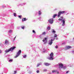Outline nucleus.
Wrapping results in <instances>:
<instances>
[{"label":"nucleus","instance_id":"nucleus-1","mask_svg":"<svg viewBox=\"0 0 74 74\" xmlns=\"http://www.w3.org/2000/svg\"><path fill=\"white\" fill-rule=\"evenodd\" d=\"M15 48H16L15 47H12L10 48L8 50H6L5 51V52L7 53V52H9L10 51H12Z\"/></svg>","mask_w":74,"mask_h":74},{"label":"nucleus","instance_id":"nucleus-2","mask_svg":"<svg viewBox=\"0 0 74 74\" xmlns=\"http://www.w3.org/2000/svg\"><path fill=\"white\" fill-rule=\"evenodd\" d=\"M65 12V11H60L58 13V18H59L61 14H64Z\"/></svg>","mask_w":74,"mask_h":74},{"label":"nucleus","instance_id":"nucleus-3","mask_svg":"<svg viewBox=\"0 0 74 74\" xmlns=\"http://www.w3.org/2000/svg\"><path fill=\"white\" fill-rule=\"evenodd\" d=\"M21 50H20L17 53V55H16V56H15L14 58H17L18 56L20 55V54H21Z\"/></svg>","mask_w":74,"mask_h":74},{"label":"nucleus","instance_id":"nucleus-4","mask_svg":"<svg viewBox=\"0 0 74 74\" xmlns=\"http://www.w3.org/2000/svg\"><path fill=\"white\" fill-rule=\"evenodd\" d=\"M48 21L50 23H51V24H52V23H53V19L51 18L48 20Z\"/></svg>","mask_w":74,"mask_h":74},{"label":"nucleus","instance_id":"nucleus-5","mask_svg":"<svg viewBox=\"0 0 74 74\" xmlns=\"http://www.w3.org/2000/svg\"><path fill=\"white\" fill-rule=\"evenodd\" d=\"M72 48L70 46H67L66 47V48H65V50H66V49H70V48Z\"/></svg>","mask_w":74,"mask_h":74},{"label":"nucleus","instance_id":"nucleus-6","mask_svg":"<svg viewBox=\"0 0 74 74\" xmlns=\"http://www.w3.org/2000/svg\"><path fill=\"white\" fill-rule=\"evenodd\" d=\"M59 68H61V69H62L63 67V64H59Z\"/></svg>","mask_w":74,"mask_h":74},{"label":"nucleus","instance_id":"nucleus-7","mask_svg":"<svg viewBox=\"0 0 74 74\" xmlns=\"http://www.w3.org/2000/svg\"><path fill=\"white\" fill-rule=\"evenodd\" d=\"M52 41H53V40L51 39V41L50 40L49 41V44L50 45H52V43H53V42H52Z\"/></svg>","mask_w":74,"mask_h":74},{"label":"nucleus","instance_id":"nucleus-8","mask_svg":"<svg viewBox=\"0 0 74 74\" xmlns=\"http://www.w3.org/2000/svg\"><path fill=\"white\" fill-rule=\"evenodd\" d=\"M44 64L45 66H49V65H50V64L47 63H44Z\"/></svg>","mask_w":74,"mask_h":74},{"label":"nucleus","instance_id":"nucleus-9","mask_svg":"<svg viewBox=\"0 0 74 74\" xmlns=\"http://www.w3.org/2000/svg\"><path fill=\"white\" fill-rule=\"evenodd\" d=\"M27 19H26V18H23L22 19V21L23 22H24V21H27Z\"/></svg>","mask_w":74,"mask_h":74},{"label":"nucleus","instance_id":"nucleus-10","mask_svg":"<svg viewBox=\"0 0 74 74\" xmlns=\"http://www.w3.org/2000/svg\"><path fill=\"white\" fill-rule=\"evenodd\" d=\"M62 22L63 23H62V26H64V25H65V21H64V20H62Z\"/></svg>","mask_w":74,"mask_h":74},{"label":"nucleus","instance_id":"nucleus-11","mask_svg":"<svg viewBox=\"0 0 74 74\" xmlns=\"http://www.w3.org/2000/svg\"><path fill=\"white\" fill-rule=\"evenodd\" d=\"M60 18H60L58 19V20H59V21H62V20L63 19V17H61Z\"/></svg>","mask_w":74,"mask_h":74},{"label":"nucleus","instance_id":"nucleus-12","mask_svg":"<svg viewBox=\"0 0 74 74\" xmlns=\"http://www.w3.org/2000/svg\"><path fill=\"white\" fill-rule=\"evenodd\" d=\"M45 41H46V42H47V38H45V40H42V41L43 42H44Z\"/></svg>","mask_w":74,"mask_h":74},{"label":"nucleus","instance_id":"nucleus-13","mask_svg":"<svg viewBox=\"0 0 74 74\" xmlns=\"http://www.w3.org/2000/svg\"><path fill=\"white\" fill-rule=\"evenodd\" d=\"M50 57H53V53L52 52L50 54Z\"/></svg>","mask_w":74,"mask_h":74},{"label":"nucleus","instance_id":"nucleus-14","mask_svg":"<svg viewBox=\"0 0 74 74\" xmlns=\"http://www.w3.org/2000/svg\"><path fill=\"white\" fill-rule=\"evenodd\" d=\"M47 29L48 30H51V27L49 26L47 27Z\"/></svg>","mask_w":74,"mask_h":74},{"label":"nucleus","instance_id":"nucleus-15","mask_svg":"<svg viewBox=\"0 0 74 74\" xmlns=\"http://www.w3.org/2000/svg\"><path fill=\"white\" fill-rule=\"evenodd\" d=\"M56 16H57V14H54L53 16V18H55V17Z\"/></svg>","mask_w":74,"mask_h":74},{"label":"nucleus","instance_id":"nucleus-16","mask_svg":"<svg viewBox=\"0 0 74 74\" xmlns=\"http://www.w3.org/2000/svg\"><path fill=\"white\" fill-rule=\"evenodd\" d=\"M56 72H57V71L56 70H54L52 71V73H56Z\"/></svg>","mask_w":74,"mask_h":74},{"label":"nucleus","instance_id":"nucleus-17","mask_svg":"<svg viewBox=\"0 0 74 74\" xmlns=\"http://www.w3.org/2000/svg\"><path fill=\"white\" fill-rule=\"evenodd\" d=\"M45 34H46V32H44L42 34V35H45Z\"/></svg>","mask_w":74,"mask_h":74},{"label":"nucleus","instance_id":"nucleus-18","mask_svg":"<svg viewBox=\"0 0 74 74\" xmlns=\"http://www.w3.org/2000/svg\"><path fill=\"white\" fill-rule=\"evenodd\" d=\"M22 15H19L18 16V17L20 19H21L22 18Z\"/></svg>","mask_w":74,"mask_h":74},{"label":"nucleus","instance_id":"nucleus-19","mask_svg":"<svg viewBox=\"0 0 74 74\" xmlns=\"http://www.w3.org/2000/svg\"><path fill=\"white\" fill-rule=\"evenodd\" d=\"M8 42V41H7V40H5V44H7Z\"/></svg>","mask_w":74,"mask_h":74},{"label":"nucleus","instance_id":"nucleus-20","mask_svg":"<svg viewBox=\"0 0 74 74\" xmlns=\"http://www.w3.org/2000/svg\"><path fill=\"white\" fill-rule=\"evenodd\" d=\"M50 59H51L52 60L53 59V58L52 57H50Z\"/></svg>","mask_w":74,"mask_h":74},{"label":"nucleus","instance_id":"nucleus-21","mask_svg":"<svg viewBox=\"0 0 74 74\" xmlns=\"http://www.w3.org/2000/svg\"><path fill=\"white\" fill-rule=\"evenodd\" d=\"M52 33H53L54 34H55V33H56V31H54V30H53V31H52Z\"/></svg>","mask_w":74,"mask_h":74},{"label":"nucleus","instance_id":"nucleus-22","mask_svg":"<svg viewBox=\"0 0 74 74\" xmlns=\"http://www.w3.org/2000/svg\"><path fill=\"white\" fill-rule=\"evenodd\" d=\"M40 65V63L38 64L37 67H38Z\"/></svg>","mask_w":74,"mask_h":74},{"label":"nucleus","instance_id":"nucleus-23","mask_svg":"<svg viewBox=\"0 0 74 74\" xmlns=\"http://www.w3.org/2000/svg\"><path fill=\"white\" fill-rule=\"evenodd\" d=\"M39 15H41V12H40V11H39Z\"/></svg>","mask_w":74,"mask_h":74},{"label":"nucleus","instance_id":"nucleus-24","mask_svg":"<svg viewBox=\"0 0 74 74\" xmlns=\"http://www.w3.org/2000/svg\"><path fill=\"white\" fill-rule=\"evenodd\" d=\"M14 16H16V13H14Z\"/></svg>","mask_w":74,"mask_h":74},{"label":"nucleus","instance_id":"nucleus-25","mask_svg":"<svg viewBox=\"0 0 74 74\" xmlns=\"http://www.w3.org/2000/svg\"><path fill=\"white\" fill-rule=\"evenodd\" d=\"M9 33H11L12 32V30H10L9 31Z\"/></svg>","mask_w":74,"mask_h":74},{"label":"nucleus","instance_id":"nucleus-26","mask_svg":"<svg viewBox=\"0 0 74 74\" xmlns=\"http://www.w3.org/2000/svg\"><path fill=\"white\" fill-rule=\"evenodd\" d=\"M54 37L55 38L57 37V35H56V34H55Z\"/></svg>","mask_w":74,"mask_h":74},{"label":"nucleus","instance_id":"nucleus-27","mask_svg":"<svg viewBox=\"0 0 74 74\" xmlns=\"http://www.w3.org/2000/svg\"><path fill=\"white\" fill-rule=\"evenodd\" d=\"M21 28H22V29H24L25 28V26H23L21 27Z\"/></svg>","mask_w":74,"mask_h":74},{"label":"nucleus","instance_id":"nucleus-28","mask_svg":"<svg viewBox=\"0 0 74 74\" xmlns=\"http://www.w3.org/2000/svg\"><path fill=\"white\" fill-rule=\"evenodd\" d=\"M39 72H40V71H39V70H38L36 71V73H39Z\"/></svg>","mask_w":74,"mask_h":74},{"label":"nucleus","instance_id":"nucleus-29","mask_svg":"<svg viewBox=\"0 0 74 74\" xmlns=\"http://www.w3.org/2000/svg\"><path fill=\"white\" fill-rule=\"evenodd\" d=\"M9 62H12V60L10 59L9 60Z\"/></svg>","mask_w":74,"mask_h":74},{"label":"nucleus","instance_id":"nucleus-30","mask_svg":"<svg viewBox=\"0 0 74 74\" xmlns=\"http://www.w3.org/2000/svg\"><path fill=\"white\" fill-rule=\"evenodd\" d=\"M32 32L33 33H36V32H35V31H34V30H33Z\"/></svg>","mask_w":74,"mask_h":74},{"label":"nucleus","instance_id":"nucleus-31","mask_svg":"<svg viewBox=\"0 0 74 74\" xmlns=\"http://www.w3.org/2000/svg\"><path fill=\"white\" fill-rule=\"evenodd\" d=\"M26 55H25L23 56V58H26Z\"/></svg>","mask_w":74,"mask_h":74},{"label":"nucleus","instance_id":"nucleus-32","mask_svg":"<svg viewBox=\"0 0 74 74\" xmlns=\"http://www.w3.org/2000/svg\"><path fill=\"white\" fill-rule=\"evenodd\" d=\"M63 69H66V67L65 66L63 67Z\"/></svg>","mask_w":74,"mask_h":74},{"label":"nucleus","instance_id":"nucleus-33","mask_svg":"<svg viewBox=\"0 0 74 74\" xmlns=\"http://www.w3.org/2000/svg\"><path fill=\"white\" fill-rule=\"evenodd\" d=\"M43 70L45 71H47V69H45Z\"/></svg>","mask_w":74,"mask_h":74},{"label":"nucleus","instance_id":"nucleus-34","mask_svg":"<svg viewBox=\"0 0 74 74\" xmlns=\"http://www.w3.org/2000/svg\"><path fill=\"white\" fill-rule=\"evenodd\" d=\"M14 74H16V71H14Z\"/></svg>","mask_w":74,"mask_h":74},{"label":"nucleus","instance_id":"nucleus-35","mask_svg":"<svg viewBox=\"0 0 74 74\" xmlns=\"http://www.w3.org/2000/svg\"><path fill=\"white\" fill-rule=\"evenodd\" d=\"M56 48H58V46H56Z\"/></svg>","mask_w":74,"mask_h":74},{"label":"nucleus","instance_id":"nucleus-36","mask_svg":"<svg viewBox=\"0 0 74 74\" xmlns=\"http://www.w3.org/2000/svg\"><path fill=\"white\" fill-rule=\"evenodd\" d=\"M69 71H67L66 72V74H67V73H69Z\"/></svg>","mask_w":74,"mask_h":74},{"label":"nucleus","instance_id":"nucleus-37","mask_svg":"<svg viewBox=\"0 0 74 74\" xmlns=\"http://www.w3.org/2000/svg\"><path fill=\"white\" fill-rule=\"evenodd\" d=\"M1 50H0V53H1Z\"/></svg>","mask_w":74,"mask_h":74},{"label":"nucleus","instance_id":"nucleus-38","mask_svg":"<svg viewBox=\"0 0 74 74\" xmlns=\"http://www.w3.org/2000/svg\"><path fill=\"white\" fill-rule=\"evenodd\" d=\"M57 73H58V74H59V72H58Z\"/></svg>","mask_w":74,"mask_h":74},{"label":"nucleus","instance_id":"nucleus-39","mask_svg":"<svg viewBox=\"0 0 74 74\" xmlns=\"http://www.w3.org/2000/svg\"><path fill=\"white\" fill-rule=\"evenodd\" d=\"M15 38H16V37H15Z\"/></svg>","mask_w":74,"mask_h":74},{"label":"nucleus","instance_id":"nucleus-40","mask_svg":"<svg viewBox=\"0 0 74 74\" xmlns=\"http://www.w3.org/2000/svg\"><path fill=\"white\" fill-rule=\"evenodd\" d=\"M73 39H74V38H73Z\"/></svg>","mask_w":74,"mask_h":74}]
</instances>
